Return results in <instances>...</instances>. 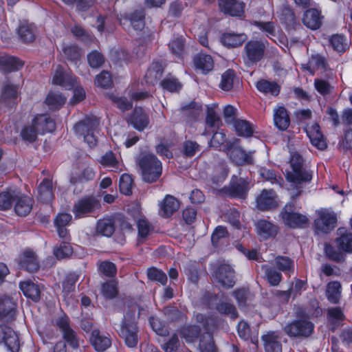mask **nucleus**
<instances>
[{"label":"nucleus","mask_w":352,"mask_h":352,"mask_svg":"<svg viewBox=\"0 0 352 352\" xmlns=\"http://www.w3.org/2000/svg\"><path fill=\"white\" fill-rule=\"evenodd\" d=\"M285 178L289 184L288 191L292 199L301 196L305 186L312 180L313 171L305 166L303 157L298 152L291 153L289 169L285 170Z\"/></svg>","instance_id":"obj_1"},{"label":"nucleus","mask_w":352,"mask_h":352,"mask_svg":"<svg viewBox=\"0 0 352 352\" xmlns=\"http://www.w3.org/2000/svg\"><path fill=\"white\" fill-rule=\"evenodd\" d=\"M142 180L151 184L157 182L162 174V164L153 153L142 154L137 160Z\"/></svg>","instance_id":"obj_2"},{"label":"nucleus","mask_w":352,"mask_h":352,"mask_svg":"<svg viewBox=\"0 0 352 352\" xmlns=\"http://www.w3.org/2000/svg\"><path fill=\"white\" fill-rule=\"evenodd\" d=\"M135 309H129L124 316L120 327L118 330L119 336L124 340L125 344L131 348L135 347L139 340V328L137 324Z\"/></svg>","instance_id":"obj_3"},{"label":"nucleus","mask_w":352,"mask_h":352,"mask_svg":"<svg viewBox=\"0 0 352 352\" xmlns=\"http://www.w3.org/2000/svg\"><path fill=\"white\" fill-rule=\"evenodd\" d=\"M267 41L262 40H250L245 43L242 52V59L248 67L256 65L265 56Z\"/></svg>","instance_id":"obj_4"},{"label":"nucleus","mask_w":352,"mask_h":352,"mask_svg":"<svg viewBox=\"0 0 352 352\" xmlns=\"http://www.w3.org/2000/svg\"><path fill=\"white\" fill-rule=\"evenodd\" d=\"M99 120L96 118H86L74 125V131L77 135L83 137L84 141L93 148L98 143L95 132L98 130Z\"/></svg>","instance_id":"obj_5"},{"label":"nucleus","mask_w":352,"mask_h":352,"mask_svg":"<svg viewBox=\"0 0 352 352\" xmlns=\"http://www.w3.org/2000/svg\"><path fill=\"white\" fill-rule=\"evenodd\" d=\"M314 327V324L311 320L296 318L284 327L283 331L289 338L304 339L313 334Z\"/></svg>","instance_id":"obj_6"},{"label":"nucleus","mask_w":352,"mask_h":352,"mask_svg":"<svg viewBox=\"0 0 352 352\" xmlns=\"http://www.w3.org/2000/svg\"><path fill=\"white\" fill-rule=\"evenodd\" d=\"M291 199L292 201L288 202L280 212L283 223L291 228L307 227L309 222V219L305 214L294 212L296 199Z\"/></svg>","instance_id":"obj_7"},{"label":"nucleus","mask_w":352,"mask_h":352,"mask_svg":"<svg viewBox=\"0 0 352 352\" xmlns=\"http://www.w3.org/2000/svg\"><path fill=\"white\" fill-rule=\"evenodd\" d=\"M212 277L225 289L232 288L236 283L235 271L228 264L212 265Z\"/></svg>","instance_id":"obj_8"},{"label":"nucleus","mask_w":352,"mask_h":352,"mask_svg":"<svg viewBox=\"0 0 352 352\" xmlns=\"http://www.w3.org/2000/svg\"><path fill=\"white\" fill-rule=\"evenodd\" d=\"M317 213L318 217L314 220V227L318 232L327 234L335 228L337 216L333 212L322 209Z\"/></svg>","instance_id":"obj_9"},{"label":"nucleus","mask_w":352,"mask_h":352,"mask_svg":"<svg viewBox=\"0 0 352 352\" xmlns=\"http://www.w3.org/2000/svg\"><path fill=\"white\" fill-rule=\"evenodd\" d=\"M100 208V201L94 196L85 197L76 201L73 208L76 218H82Z\"/></svg>","instance_id":"obj_10"},{"label":"nucleus","mask_w":352,"mask_h":352,"mask_svg":"<svg viewBox=\"0 0 352 352\" xmlns=\"http://www.w3.org/2000/svg\"><path fill=\"white\" fill-rule=\"evenodd\" d=\"M249 190V183L247 180L237 176H232L228 186H224L221 192L231 197L245 198Z\"/></svg>","instance_id":"obj_11"},{"label":"nucleus","mask_w":352,"mask_h":352,"mask_svg":"<svg viewBox=\"0 0 352 352\" xmlns=\"http://www.w3.org/2000/svg\"><path fill=\"white\" fill-rule=\"evenodd\" d=\"M322 314V309L319 302L316 299H311L307 305L296 306L294 308L296 318H306L309 320L317 318Z\"/></svg>","instance_id":"obj_12"},{"label":"nucleus","mask_w":352,"mask_h":352,"mask_svg":"<svg viewBox=\"0 0 352 352\" xmlns=\"http://www.w3.org/2000/svg\"><path fill=\"white\" fill-rule=\"evenodd\" d=\"M145 16L144 9L140 8L121 15L120 18H118V20L122 26L125 25V21H129L134 30L141 32L145 27Z\"/></svg>","instance_id":"obj_13"},{"label":"nucleus","mask_w":352,"mask_h":352,"mask_svg":"<svg viewBox=\"0 0 352 352\" xmlns=\"http://www.w3.org/2000/svg\"><path fill=\"white\" fill-rule=\"evenodd\" d=\"M0 344H3L11 352H18L19 340L15 331L6 324H0Z\"/></svg>","instance_id":"obj_14"},{"label":"nucleus","mask_w":352,"mask_h":352,"mask_svg":"<svg viewBox=\"0 0 352 352\" xmlns=\"http://www.w3.org/2000/svg\"><path fill=\"white\" fill-rule=\"evenodd\" d=\"M277 196L273 190L264 189L256 197V207L262 211L273 210L278 207Z\"/></svg>","instance_id":"obj_15"},{"label":"nucleus","mask_w":352,"mask_h":352,"mask_svg":"<svg viewBox=\"0 0 352 352\" xmlns=\"http://www.w3.org/2000/svg\"><path fill=\"white\" fill-rule=\"evenodd\" d=\"M19 88V85L12 84L9 81L6 82L0 97V105L8 109L12 108L15 104Z\"/></svg>","instance_id":"obj_16"},{"label":"nucleus","mask_w":352,"mask_h":352,"mask_svg":"<svg viewBox=\"0 0 352 352\" xmlns=\"http://www.w3.org/2000/svg\"><path fill=\"white\" fill-rule=\"evenodd\" d=\"M16 304L13 299L5 296L0 298V318L5 322L15 319Z\"/></svg>","instance_id":"obj_17"},{"label":"nucleus","mask_w":352,"mask_h":352,"mask_svg":"<svg viewBox=\"0 0 352 352\" xmlns=\"http://www.w3.org/2000/svg\"><path fill=\"white\" fill-rule=\"evenodd\" d=\"M127 122L135 129L143 131L149 124L148 114L141 107H135Z\"/></svg>","instance_id":"obj_18"},{"label":"nucleus","mask_w":352,"mask_h":352,"mask_svg":"<svg viewBox=\"0 0 352 352\" xmlns=\"http://www.w3.org/2000/svg\"><path fill=\"white\" fill-rule=\"evenodd\" d=\"M19 265L21 269L30 273L37 272L40 267L36 254L31 250H25L23 252L19 258Z\"/></svg>","instance_id":"obj_19"},{"label":"nucleus","mask_w":352,"mask_h":352,"mask_svg":"<svg viewBox=\"0 0 352 352\" xmlns=\"http://www.w3.org/2000/svg\"><path fill=\"white\" fill-rule=\"evenodd\" d=\"M254 226L256 234L264 240L274 237L278 232L276 225L265 219L257 220Z\"/></svg>","instance_id":"obj_20"},{"label":"nucleus","mask_w":352,"mask_h":352,"mask_svg":"<svg viewBox=\"0 0 352 352\" xmlns=\"http://www.w3.org/2000/svg\"><path fill=\"white\" fill-rule=\"evenodd\" d=\"M202 105L195 101L182 106L180 109L182 118L186 122L196 121L202 114Z\"/></svg>","instance_id":"obj_21"},{"label":"nucleus","mask_w":352,"mask_h":352,"mask_svg":"<svg viewBox=\"0 0 352 352\" xmlns=\"http://www.w3.org/2000/svg\"><path fill=\"white\" fill-rule=\"evenodd\" d=\"M90 342L95 350L98 352H104L111 345V340L109 335L102 333L98 329L92 331Z\"/></svg>","instance_id":"obj_22"},{"label":"nucleus","mask_w":352,"mask_h":352,"mask_svg":"<svg viewBox=\"0 0 352 352\" xmlns=\"http://www.w3.org/2000/svg\"><path fill=\"white\" fill-rule=\"evenodd\" d=\"M24 62L17 57L8 54H0V69L4 73L20 70Z\"/></svg>","instance_id":"obj_23"},{"label":"nucleus","mask_w":352,"mask_h":352,"mask_svg":"<svg viewBox=\"0 0 352 352\" xmlns=\"http://www.w3.org/2000/svg\"><path fill=\"white\" fill-rule=\"evenodd\" d=\"M252 153H247L241 147H232L230 151V158L238 166L250 165L254 163Z\"/></svg>","instance_id":"obj_24"},{"label":"nucleus","mask_w":352,"mask_h":352,"mask_svg":"<svg viewBox=\"0 0 352 352\" xmlns=\"http://www.w3.org/2000/svg\"><path fill=\"white\" fill-rule=\"evenodd\" d=\"M179 201L175 197L167 195L160 204V214L168 218L179 210Z\"/></svg>","instance_id":"obj_25"},{"label":"nucleus","mask_w":352,"mask_h":352,"mask_svg":"<svg viewBox=\"0 0 352 352\" xmlns=\"http://www.w3.org/2000/svg\"><path fill=\"white\" fill-rule=\"evenodd\" d=\"M306 131L313 146L320 150H324L327 148V144L325 138L320 131L318 124L314 123L311 126L307 129Z\"/></svg>","instance_id":"obj_26"},{"label":"nucleus","mask_w":352,"mask_h":352,"mask_svg":"<svg viewBox=\"0 0 352 352\" xmlns=\"http://www.w3.org/2000/svg\"><path fill=\"white\" fill-rule=\"evenodd\" d=\"M280 336L274 331L268 332L262 336L265 352H282Z\"/></svg>","instance_id":"obj_27"},{"label":"nucleus","mask_w":352,"mask_h":352,"mask_svg":"<svg viewBox=\"0 0 352 352\" xmlns=\"http://www.w3.org/2000/svg\"><path fill=\"white\" fill-rule=\"evenodd\" d=\"M337 235L335 242L338 248L346 252H352V233L345 228H340L337 230Z\"/></svg>","instance_id":"obj_28"},{"label":"nucleus","mask_w":352,"mask_h":352,"mask_svg":"<svg viewBox=\"0 0 352 352\" xmlns=\"http://www.w3.org/2000/svg\"><path fill=\"white\" fill-rule=\"evenodd\" d=\"M221 11L231 16H241L243 13L244 3L236 0H218Z\"/></svg>","instance_id":"obj_29"},{"label":"nucleus","mask_w":352,"mask_h":352,"mask_svg":"<svg viewBox=\"0 0 352 352\" xmlns=\"http://www.w3.org/2000/svg\"><path fill=\"white\" fill-rule=\"evenodd\" d=\"M164 73V67L159 61H154L148 68L145 74V80L147 84L154 85L162 78Z\"/></svg>","instance_id":"obj_30"},{"label":"nucleus","mask_w":352,"mask_h":352,"mask_svg":"<svg viewBox=\"0 0 352 352\" xmlns=\"http://www.w3.org/2000/svg\"><path fill=\"white\" fill-rule=\"evenodd\" d=\"M15 201L14 210L17 215L25 217L30 212L34 201L30 197L19 195L18 192V197Z\"/></svg>","instance_id":"obj_31"},{"label":"nucleus","mask_w":352,"mask_h":352,"mask_svg":"<svg viewBox=\"0 0 352 352\" xmlns=\"http://www.w3.org/2000/svg\"><path fill=\"white\" fill-rule=\"evenodd\" d=\"M247 38L245 34L223 33L220 41L226 47L234 48L241 45Z\"/></svg>","instance_id":"obj_32"},{"label":"nucleus","mask_w":352,"mask_h":352,"mask_svg":"<svg viewBox=\"0 0 352 352\" xmlns=\"http://www.w3.org/2000/svg\"><path fill=\"white\" fill-rule=\"evenodd\" d=\"M302 23L311 30L318 29L322 25L320 12L314 8L307 10L303 15Z\"/></svg>","instance_id":"obj_33"},{"label":"nucleus","mask_w":352,"mask_h":352,"mask_svg":"<svg viewBox=\"0 0 352 352\" xmlns=\"http://www.w3.org/2000/svg\"><path fill=\"white\" fill-rule=\"evenodd\" d=\"M274 122L275 126L281 131H285L288 128L290 119L287 111L284 107H279L274 109Z\"/></svg>","instance_id":"obj_34"},{"label":"nucleus","mask_w":352,"mask_h":352,"mask_svg":"<svg viewBox=\"0 0 352 352\" xmlns=\"http://www.w3.org/2000/svg\"><path fill=\"white\" fill-rule=\"evenodd\" d=\"M256 87L260 92L265 95L270 94L273 96H278L280 90V87L277 82L265 79H261L257 81Z\"/></svg>","instance_id":"obj_35"},{"label":"nucleus","mask_w":352,"mask_h":352,"mask_svg":"<svg viewBox=\"0 0 352 352\" xmlns=\"http://www.w3.org/2000/svg\"><path fill=\"white\" fill-rule=\"evenodd\" d=\"M37 199L41 202H49L54 197L52 192V182L48 179H44L39 184Z\"/></svg>","instance_id":"obj_36"},{"label":"nucleus","mask_w":352,"mask_h":352,"mask_svg":"<svg viewBox=\"0 0 352 352\" xmlns=\"http://www.w3.org/2000/svg\"><path fill=\"white\" fill-rule=\"evenodd\" d=\"M34 121L37 130L41 134L53 132L56 129L55 122L45 115H39L35 117Z\"/></svg>","instance_id":"obj_37"},{"label":"nucleus","mask_w":352,"mask_h":352,"mask_svg":"<svg viewBox=\"0 0 352 352\" xmlns=\"http://www.w3.org/2000/svg\"><path fill=\"white\" fill-rule=\"evenodd\" d=\"M308 69L312 74L316 70H321L326 72L328 68V64L324 57L320 54L312 55L309 58L306 67H303Z\"/></svg>","instance_id":"obj_38"},{"label":"nucleus","mask_w":352,"mask_h":352,"mask_svg":"<svg viewBox=\"0 0 352 352\" xmlns=\"http://www.w3.org/2000/svg\"><path fill=\"white\" fill-rule=\"evenodd\" d=\"M19 287L26 297L31 298L35 302L40 300V289L38 285L33 282L30 280L21 282Z\"/></svg>","instance_id":"obj_39"},{"label":"nucleus","mask_w":352,"mask_h":352,"mask_svg":"<svg viewBox=\"0 0 352 352\" xmlns=\"http://www.w3.org/2000/svg\"><path fill=\"white\" fill-rule=\"evenodd\" d=\"M195 66L204 73L211 71L214 66V61L211 56L205 54H199L193 59Z\"/></svg>","instance_id":"obj_40"},{"label":"nucleus","mask_w":352,"mask_h":352,"mask_svg":"<svg viewBox=\"0 0 352 352\" xmlns=\"http://www.w3.org/2000/svg\"><path fill=\"white\" fill-rule=\"evenodd\" d=\"M96 232L102 236L107 237L111 236L115 232L113 219L111 218L100 219L96 225Z\"/></svg>","instance_id":"obj_41"},{"label":"nucleus","mask_w":352,"mask_h":352,"mask_svg":"<svg viewBox=\"0 0 352 352\" xmlns=\"http://www.w3.org/2000/svg\"><path fill=\"white\" fill-rule=\"evenodd\" d=\"M76 82V78L69 75L67 73V87L71 85L73 88V96L70 99L69 103L72 105L81 102L85 98V91L81 87H74V83Z\"/></svg>","instance_id":"obj_42"},{"label":"nucleus","mask_w":352,"mask_h":352,"mask_svg":"<svg viewBox=\"0 0 352 352\" xmlns=\"http://www.w3.org/2000/svg\"><path fill=\"white\" fill-rule=\"evenodd\" d=\"M54 324L60 329L63 333V340L56 344L54 348V352H66V318L62 316L54 320Z\"/></svg>","instance_id":"obj_43"},{"label":"nucleus","mask_w":352,"mask_h":352,"mask_svg":"<svg viewBox=\"0 0 352 352\" xmlns=\"http://www.w3.org/2000/svg\"><path fill=\"white\" fill-rule=\"evenodd\" d=\"M233 126L238 135L248 138L254 133L252 124L247 120L237 119L234 122Z\"/></svg>","instance_id":"obj_44"},{"label":"nucleus","mask_w":352,"mask_h":352,"mask_svg":"<svg viewBox=\"0 0 352 352\" xmlns=\"http://www.w3.org/2000/svg\"><path fill=\"white\" fill-rule=\"evenodd\" d=\"M18 197V191L8 189L0 193V210H6L12 207V203Z\"/></svg>","instance_id":"obj_45"},{"label":"nucleus","mask_w":352,"mask_h":352,"mask_svg":"<svg viewBox=\"0 0 352 352\" xmlns=\"http://www.w3.org/2000/svg\"><path fill=\"white\" fill-rule=\"evenodd\" d=\"M261 270L270 285L276 286L280 283L282 279V274L276 269L268 265H261Z\"/></svg>","instance_id":"obj_46"},{"label":"nucleus","mask_w":352,"mask_h":352,"mask_svg":"<svg viewBox=\"0 0 352 352\" xmlns=\"http://www.w3.org/2000/svg\"><path fill=\"white\" fill-rule=\"evenodd\" d=\"M276 267L284 273H293L294 271V261L288 256H277L275 259Z\"/></svg>","instance_id":"obj_47"},{"label":"nucleus","mask_w":352,"mask_h":352,"mask_svg":"<svg viewBox=\"0 0 352 352\" xmlns=\"http://www.w3.org/2000/svg\"><path fill=\"white\" fill-rule=\"evenodd\" d=\"M329 42L330 46L333 49V50L340 54L344 53L349 48L346 39L342 34H336L332 35L330 37Z\"/></svg>","instance_id":"obj_48"},{"label":"nucleus","mask_w":352,"mask_h":352,"mask_svg":"<svg viewBox=\"0 0 352 352\" xmlns=\"http://www.w3.org/2000/svg\"><path fill=\"white\" fill-rule=\"evenodd\" d=\"M18 34L20 38L25 43L32 42L35 38L34 29L32 24L23 22L18 29Z\"/></svg>","instance_id":"obj_49"},{"label":"nucleus","mask_w":352,"mask_h":352,"mask_svg":"<svg viewBox=\"0 0 352 352\" xmlns=\"http://www.w3.org/2000/svg\"><path fill=\"white\" fill-rule=\"evenodd\" d=\"M216 105L207 107L206 124L208 128L212 129V132L217 129L221 124V119L215 111Z\"/></svg>","instance_id":"obj_50"},{"label":"nucleus","mask_w":352,"mask_h":352,"mask_svg":"<svg viewBox=\"0 0 352 352\" xmlns=\"http://www.w3.org/2000/svg\"><path fill=\"white\" fill-rule=\"evenodd\" d=\"M280 20L287 30H294L298 25L293 10L288 7H285L282 10Z\"/></svg>","instance_id":"obj_51"},{"label":"nucleus","mask_w":352,"mask_h":352,"mask_svg":"<svg viewBox=\"0 0 352 352\" xmlns=\"http://www.w3.org/2000/svg\"><path fill=\"white\" fill-rule=\"evenodd\" d=\"M200 333L201 327L197 325L186 326L183 327L180 331L181 336L188 342H192L198 338Z\"/></svg>","instance_id":"obj_52"},{"label":"nucleus","mask_w":352,"mask_h":352,"mask_svg":"<svg viewBox=\"0 0 352 352\" xmlns=\"http://www.w3.org/2000/svg\"><path fill=\"white\" fill-rule=\"evenodd\" d=\"M215 309L219 314L228 316L232 319L238 317V312L232 303L220 301L217 303Z\"/></svg>","instance_id":"obj_53"},{"label":"nucleus","mask_w":352,"mask_h":352,"mask_svg":"<svg viewBox=\"0 0 352 352\" xmlns=\"http://www.w3.org/2000/svg\"><path fill=\"white\" fill-rule=\"evenodd\" d=\"M228 174V168L223 164H219L214 168L211 179L213 184L219 185L223 182Z\"/></svg>","instance_id":"obj_54"},{"label":"nucleus","mask_w":352,"mask_h":352,"mask_svg":"<svg viewBox=\"0 0 352 352\" xmlns=\"http://www.w3.org/2000/svg\"><path fill=\"white\" fill-rule=\"evenodd\" d=\"M137 227L138 230V241L142 243L153 230V227L145 218H140L137 220Z\"/></svg>","instance_id":"obj_55"},{"label":"nucleus","mask_w":352,"mask_h":352,"mask_svg":"<svg viewBox=\"0 0 352 352\" xmlns=\"http://www.w3.org/2000/svg\"><path fill=\"white\" fill-rule=\"evenodd\" d=\"M45 103L50 109L56 110L63 106L65 98L62 94L50 92L45 99Z\"/></svg>","instance_id":"obj_56"},{"label":"nucleus","mask_w":352,"mask_h":352,"mask_svg":"<svg viewBox=\"0 0 352 352\" xmlns=\"http://www.w3.org/2000/svg\"><path fill=\"white\" fill-rule=\"evenodd\" d=\"M160 85L164 89L170 92H177L182 87V85L178 79L171 76H168L163 79L160 82Z\"/></svg>","instance_id":"obj_57"},{"label":"nucleus","mask_w":352,"mask_h":352,"mask_svg":"<svg viewBox=\"0 0 352 352\" xmlns=\"http://www.w3.org/2000/svg\"><path fill=\"white\" fill-rule=\"evenodd\" d=\"M102 293L107 299H113L116 297L118 293L116 282L109 280L104 283L102 285Z\"/></svg>","instance_id":"obj_58"},{"label":"nucleus","mask_w":352,"mask_h":352,"mask_svg":"<svg viewBox=\"0 0 352 352\" xmlns=\"http://www.w3.org/2000/svg\"><path fill=\"white\" fill-rule=\"evenodd\" d=\"M133 178L129 174H123L120 178V190L125 195H130L132 193Z\"/></svg>","instance_id":"obj_59"},{"label":"nucleus","mask_w":352,"mask_h":352,"mask_svg":"<svg viewBox=\"0 0 352 352\" xmlns=\"http://www.w3.org/2000/svg\"><path fill=\"white\" fill-rule=\"evenodd\" d=\"M94 177L95 173L93 168L90 167H87L85 169H83L80 175L78 176L72 175L70 177V182L74 184L78 182H88L94 179Z\"/></svg>","instance_id":"obj_60"},{"label":"nucleus","mask_w":352,"mask_h":352,"mask_svg":"<svg viewBox=\"0 0 352 352\" xmlns=\"http://www.w3.org/2000/svg\"><path fill=\"white\" fill-rule=\"evenodd\" d=\"M66 82V73L62 65H58L54 69L52 84L64 87Z\"/></svg>","instance_id":"obj_61"},{"label":"nucleus","mask_w":352,"mask_h":352,"mask_svg":"<svg viewBox=\"0 0 352 352\" xmlns=\"http://www.w3.org/2000/svg\"><path fill=\"white\" fill-rule=\"evenodd\" d=\"M149 323L153 330L159 336H167L169 333L166 327L157 318L151 316L149 318Z\"/></svg>","instance_id":"obj_62"},{"label":"nucleus","mask_w":352,"mask_h":352,"mask_svg":"<svg viewBox=\"0 0 352 352\" xmlns=\"http://www.w3.org/2000/svg\"><path fill=\"white\" fill-rule=\"evenodd\" d=\"M328 319L329 322L335 325L339 326L340 322L344 320V315L340 307H333L328 309Z\"/></svg>","instance_id":"obj_63"},{"label":"nucleus","mask_w":352,"mask_h":352,"mask_svg":"<svg viewBox=\"0 0 352 352\" xmlns=\"http://www.w3.org/2000/svg\"><path fill=\"white\" fill-rule=\"evenodd\" d=\"M87 60L91 67L98 68L104 64V57L98 51L93 50L87 54Z\"/></svg>","instance_id":"obj_64"}]
</instances>
